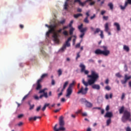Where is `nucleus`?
<instances>
[{"label":"nucleus","instance_id":"nucleus-1","mask_svg":"<svg viewBox=\"0 0 131 131\" xmlns=\"http://www.w3.org/2000/svg\"><path fill=\"white\" fill-rule=\"evenodd\" d=\"M87 77L90 78L88 80V82L85 81L84 78L82 79V83L83 84V85L85 86V89H83V87L82 86L81 89L77 92V94H82V95H86L88 94V91H89V88L88 86L89 85H92V89L94 90H100L101 87L100 85L95 84L96 81L98 80L99 78V74L97 73L95 71H91V74L88 75Z\"/></svg>","mask_w":131,"mask_h":131},{"label":"nucleus","instance_id":"nucleus-2","mask_svg":"<svg viewBox=\"0 0 131 131\" xmlns=\"http://www.w3.org/2000/svg\"><path fill=\"white\" fill-rule=\"evenodd\" d=\"M59 127L58 128H57V126H58V124H55L53 128L54 131L66 130V128L64 127V125H65V122L64 121V117H63V116H61L59 118Z\"/></svg>","mask_w":131,"mask_h":131},{"label":"nucleus","instance_id":"nucleus-3","mask_svg":"<svg viewBox=\"0 0 131 131\" xmlns=\"http://www.w3.org/2000/svg\"><path fill=\"white\" fill-rule=\"evenodd\" d=\"M45 26L46 27H48V28H50L49 31L46 33V36H49V35L50 33H52V34H54L53 37H54V39H57V33H56V31H55V28L57 27V25H53L51 26L48 25V24L45 25Z\"/></svg>","mask_w":131,"mask_h":131},{"label":"nucleus","instance_id":"nucleus-4","mask_svg":"<svg viewBox=\"0 0 131 131\" xmlns=\"http://www.w3.org/2000/svg\"><path fill=\"white\" fill-rule=\"evenodd\" d=\"M127 121H131V114L130 112L125 110H124L123 116L122 117V121L125 123Z\"/></svg>","mask_w":131,"mask_h":131},{"label":"nucleus","instance_id":"nucleus-5","mask_svg":"<svg viewBox=\"0 0 131 131\" xmlns=\"http://www.w3.org/2000/svg\"><path fill=\"white\" fill-rule=\"evenodd\" d=\"M71 39H72V37L71 36L68 38L65 43L63 44L62 48L59 50V52H61L62 53L63 52L65 51L67 47L69 48V47H70L71 44L69 41H71Z\"/></svg>","mask_w":131,"mask_h":131},{"label":"nucleus","instance_id":"nucleus-6","mask_svg":"<svg viewBox=\"0 0 131 131\" xmlns=\"http://www.w3.org/2000/svg\"><path fill=\"white\" fill-rule=\"evenodd\" d=\"M75 82L73 81L72 83L70 84L67 90V94L66 95L67 98H70V96H71L72 94V87L74 85Z\"/></svg>","mask_w":131,"mask_h":131},{"label":"nucleus","instance_id":"nucleus-7","mask_svg":"<svg viewBox=\"0 0 131 131\" xmlns=\"http://www.w3.org/2000/svg\"><path fill=\"white\" fill-rule=\"evenodd\" d=\"M95 54L96 55H103V56L107 57V56L110 55V51H103L100 49H97L95 50Z\"/></svg>","mask_w":131,"mask_h":131},{"label":"nucleus","instance_id":"nucleus-8","mask_svg":"<svg viewBox=\"0 0 131 131\" xmlns=\"http://www.w3.org/2000/svg\"><path fill=\"white\" fill-rule=\"evenodd\" d=\"M47 90H48V89L45 88L43 90H41L39 91V94H43V95H41L39 96V99H41L42 97H45V98H46V99H47V98H49V96H48V93L45 92H46V91H47Z\"/></svg>","mask_w":131,"mask_h":131},{"label":"nucleus","instance_id":"nucleus-9","mask_svg":"<svg viewBox=\"0 0 131 131\" xmlns=\"http://www.w3.org/2000/svg\"><path fill=\"white\" fill-rule=\"evenodd\" d=\"M80 68H81L80 72L81 73H84L85 75H88L89 73L88 70H85V66L83 64L81 63L79 65Z\"/></svg>","mask_w":131,"mask_h":131},{"label":"nucleus","instance_id":"nucleus-10","mask_svg":"<svg viewBox=\"0 0 131 131\" xmlns=\"http://www.w3.org/2000/svg\"><path fill=\"white\" fill-rule=\"evenodd\" d=\"M55 31L57 34V36H56V40H55V38L54 37V34H53V40L54 41H55V42H56V43H59V39L58 38V37H59V34L60 32H62V29H59V30H57L56 31V29H55Z\"/></svg>","mask_w":131,"mask_h":131},{"label":"nucleus","instance_id":"nucleus-11","mask_svg":"<svg viewBox=\"0 0 131 131\" xmlns=\"http://www.w3.org/2000/svg\"><path fill=\"white\" fill-rule=\"evenodd\" d=\"M89 2H92V0H86L84 2H81L80 0H75L74 3H78L79 5L81 6V7H84V5L86 4V3H89Z\"/></svg>","mask_w":131,"mask_h":131},{"label":"nucleus","instance_id":"nucleus-12","mask_svg":"<svg viewBox=\"0 0 131 131\" xmlns=\"http://www.w3.org/2000/svg\"><path fill=\"white\" fill-rule=\"evenodd\" d=\"M105 28V32H107L108 34V35H111V33L109 32V24L108 23H106L104 25Z\"/></svg>","mask_w":131,"mask_h":131},{"label":"nucleus","instance_id":"nucleus-13","mask_svg":"<svg viewBox=\"0 0 131 131\" xmlns=\"http://www.w3.org/2000/svg\"><path fill=\"white\" fill-rule=\"evenodd\" d=\"M72 3V0H66L64 5V10H67L68 5H70Z\"/></svg>","mask_w":131,"mask_h":131},{"label":"nucleus","instance_id":"nucleus-14","mask_svg":"<svg viewBox=\"0 0 131 131\" xmlns=\"http://www.w3.org/2000/svg\"><path fill=\"white\" fill-rule=\"evenodd\" d=\"M113 113H112L111 112H107L104 115V117H107L108 118H111V117H113Z\"/></svg>","mask_w":131,"mask_h":131},{"label":"nucleus","instance_id":"nucleus-15","mask_svg":"<svg viewBox=\"0 0 131 131\" xmlns=\"http://www.w3.org/2000/svg\"><path fill=\"white\" fill-rule=\"evenodd\" d=\"M40 118H41V117L40 116H35L34 117H30L29 118V120L30 121H31V120H34V121H35V120H36V119H40Z\"/></svg>","mask_w":131,"mask_h":131},{"label":"nucleus","instance_id":"nucleus-16","mask_svg":"<svg viewBox=\"0 0 131 131\" xmlns=\"http://www.w3.org/2000/svg\"><path fill=\"white\" fill-rule=\"evenodd\" d=\"M114 25L116 26L118 31H120V25L118 23H114Z\"/></svg>","mask_w":131,"mask_h":131},{"label":"nucleus","instance_id":"nucleus-17","mask_svg":"<svg viewBox=\"0 0 131 131\" xmlns=\"http://www.w3.org/2000/svg\"><path fill=\"white\" fill-rule=\"evenodd\" d=\"M85 103H86L85 105L86 107H88L89 108H92L93 107V104L92 103L85 100Z\"/></svg>","mask_w":131,"mask_h":131},{"label":"nucleus","instance_id":"nucleus-18","mask_svg":"<svg viewBox=\"0 0 131 131\" xmlns=\"http://www.w3.org/2000/svg\"><path fill=\"white\" fill-rule=\"evenodd\" d=\"M68 83H69V81H67L64 82V83L63 84V86L62 90V92H64V90H65V89H66V88L67 87V85H68Z\"/></svg>","mask_w":131,"mask_h":131},{"label":"nucleus","instance_id":"nucleus-19","mask_svg":"<svg viewBox=\"0 0 131 131\" xmlns=\"http://www.w3.org/2000/svg\"><path fill=\"white\" fill-rule=\"evenodd\" d=\"M120 114H122L124 112V106H121V107L119 110Z\"/></svg>","mask_w":131,"mask_h":131},{"label":"nucleus","instance_id":"nucleus-20","mask_svg":"<svg viewBox=\"0 0 131 131\" xmlns=\"http://www.w3.org/2000/svg\"><path fill=\"white\" fill-rule=\"evenodd\" d=\"M123 49L126 52H129V48L126 45H124Z\"/></svg>","mask_w":131,"mask_h":131},{"label":"nucleus","instance_id":"nucleus-21","mask_svg":"<svg viewBox=\"0 0 131 131\" xmlns=\"http://www.w3.org/2000/svg\"><path fill=\"white\" fill-rule=\"evenodd\" d=\"M131 76H127V74H125L124 76V79L126 80L127 81V80H129V79H130Z\"/></svg>","mask_w":131,"mask_h":131},{"label":"nucleus","instance_id":"nucleus-22","mask_svg":"<svg viewBox=\"0 0 131 131\" xmlns=\"http://www.w3.org/2000/svg\"><path fill=\"white\" fill-rule=\"evenodd\" d=\"M101 31H102V30H101V29H100V28H96V30L94 31V34H97V33H98V32H101Z\"/></svg>","mask_w":131,"mask_h":131},{"label":"nucleus","instance_id":"nucleus-23","mask_svg":"<svg viewBox=\"0 0 131 131\" xmlns=\"http://www.w3.org/2000/svg\"><path fill=\"white\" fill-rule=\"evenodd\" d=\"M86 30H88V28L85 27L84 28H82L81 30H80V32H81V33H84V32H85Z\"/></svg>","mask_w":131,"mask_h":131},{"label":"nucleus","instance_id":"nucleus-24","mask_svg":"<svg viewBox=\"0 0 131 131\" xmlns=\"http://www.w3.org/2000/svg\"><path fill=\"white\" fill-rule=\"evenodd\" d=\"M74 30H75V29H74V28H71L70 29V35H72V34H73V31H74Z\"/></svg>","mask_w":131,"mask_h":131},{"label":"nucleus","instance_id":"nucleus-25","mask_svg":"<svg viewBox=\"0 0 131 131\" xmlns=\"http://www.w3.org/2000/svg\"><path fill=\"white\" fill-rule=\"evenodd\" d=\"M110 123H111V118H109L106 121V126H109L110 125Z\"/></svg>","mask_w":131,"mask_h":131},{"label":"nucleus","instance_id":"nucleus-26","mask_svg":"<svg viewBox=\"0 0 131 131\" xmlns=\"http://www.w3.org/2000/svg\"><path fill=\"white\" fill-rule=\"evenodd\" d=\"M84 23H86V24H89L90 23V20H89V17H86L84 19Z\"/></svg>","mask_w":131,"mask_h":131},{"label":"nucleus","instance_id":"nucleus-27","mask_svg":"<svg viewBox=\"0 0 131 131\" xmlns=\"http://www.w3.org/2000/svg\"><path fill=\"white\" fill-rule=\"evenodd\" d=\"M62 70H61V69H59L58 71H57V73L58 74V76H61V75H62Z\"/></svg>","mask_w":131,"mask_h":131},{"label":"nucleus","instance_id":"nucleus-28","mask_svg":"<svg viewBox=\"0 0 131 131\" xmlns=\"http://www.w3.org/2000/svg\"><path fill=\"white\" fill-rule=\"evenodd\" d=\"M108 6L110 7L111 10H113V4L112 3H108Z\"/></svg>","mask_w":131,"mask_h":131},{"label":"nucleus","instance_id":"nucleus-29","mask_svg":"<svg viewBox=\"0 0 131 131\" xmlns=\"http://www.w3.org/2000/svg\"><path fill=\"white\" fill-rule=\"evenodd\" d=\"M80 16H82V14L78 13L77 14H75L74 17V18H78V17H80Z\"/></svg>","mask_w":131,"mask_h":131},{"label":"nucleus","instance_id":"nucleus-30","mask_svg":"<svg viewBox=\"0 0 131 131\" xmlns=\"http://www.w3.org/2000/svg\"><path fill=\"white\" fill-rule=\"evenodd\" d=\"M63 92L62 91V90H61V92L57 95V98L58 99H60V97L63 95Z\"/></svg>","mask_w":131,"mask_h":131},{"label":"nucleus","instance_id":"nucleus-31","mask_svg":"<svg viewBox=\"0 0 131 131\" xmlns=\"http://www.w3.org/2000/svg\"><path fill=\"white\" fill-rule=\"evenodd\" d=\"M40 89H41V85H40V84H37V91L40 90Z\"/></svg>","mask_w":131,"mask_h":131},{"label":"nucleus","instance_id":"nucleus-32","mask_svg":"<svg viewBox=\"0 0 131 131\" xmlns=\"http://www.w3.org/2000/svg\"><path fill=\"white\" fill-rule=\"evenodd\" d=\"M127 7V6L125 5V3L124 4V6H122V5L120 6V8H121V10H125V8Z\"/></svg>","mask_w":131,"mask_h":131},{"label":"nucleus","instance_id":"nucleus-33","mask_svg":"<svg viewBox=\"0 0 131 131\" xmlns=\"http://www.w3.org/2000/svg\"><path fill=\"white\" fill-rule=\"evenodd\" d=\"M79 58H80V52H78V53H77V56H76V61H77V60H78V59Z\"/></svg>","mask_w":131,"mask_h":131},{"label":"nucleus","instance_id":"nucleus-34","mask_svg":"<svg viewBox=\"0 0 131 131\" xmlns=\"http://www.w3.org/2000/svg\"><path fill=\"white\" fill-rule=\"evenodd\" d=\"M125 6H127V5H131V0H127L126 2H125Z\"/></svg>","mask_w":131,"mask_h":131},{"label":"nucleus","instance_id":"nucleus-35","mask_svg":"<svg viewBox=\"0 0 131 131\" xmlns=\"http://www.w3.org/2000/svg\"><path fill=\"white\" fill-rule=\"evenodd\" d=\"M100 36L101 38H104V34H103V31H100Z\"/></svg>","mask_w":131,"mask_h":131},{"label":"nucleus","instance_id":"nucleus-36","mask_svg":"<svg viewBox=\"0 0 131 131\" xmlns=\"http://www.w3.org/2000/svg\"><path fill=\"white\" fill-rule=\"evenodd\" d=\"M24 123L23 122H19L18 123H17L16 125H17L18 126H22Z\"/></svg>","mask_w":131,"mask_h":131},{"label":"nucleus","instance_id":"nucleus-37","mask_svg":"<svg viewBox=\"0 0 131 131\" xmlns=\"http://www.w3.org/2000/svg\"><path fill=\"white\" fill-rule=\"evenodd\" d=\"M46 76H48V74H43L41 75V79H43V78H45V77H46Z\"/></svg>","mask_w":131,"mask_h":131},{"label":"nucleus","instance_id":"nucleus-38","mask_svg":"<svg viewBox=\"0 0 131 131\" xmlns=\"http://www.w3.org/2000/svg\"><path fill=\"white\" fill-rule=\"evenodd\" d=\"M116 76H117V77H119V78H120V77H122V76H121V75H120V74L119 73H116Z\"/></svg>","mask_w":131,"mask_h":131},{"label":"nucleus","instance_id":"nucleus-39","mask_svg":"<svg viewBox=\"0 0 131 131\" xmlns=\"http://www.w3.org/2000/svg\"><path fill=\"white\" fill-rule=\"evenodd\" d=\"M82 26H83V25L81 24L80 26L78 27V28L79 30H80V31L82 29Z\"/></svg>","mask_w":131,"mask_h":131},{"label":"nucleus","instance_id":"nucleus-40","mask_svg":"<svg viewBox=\"0 0 131 131\" xmlns=\"http://www.w3.org/2000/svg\"><path fill=\"white\" fill-rule=\"evenodd\" d=\"M102 48H103L104 51H102V52H106V51H109L107 50V48L106 46H103Z\"/></svg>","mask_w":131,"mask_h":131},{"label":"nucleus","instance_id":"nucleus-41","mask_svg":"<svg viewBox=\"0 0 131 131\" xmlns=\"http://www.w3.org/2000/svg\"><path fill=\"white\" fill-rule=\"evenodd\" d=\"M121 83H122V84H125V83H126V82H127V81L125 79H124V80H121Z\"/></svg>","mask_w":131,"mask_h":131},{"label":"nucleus","instance_id":"nucleus-42","mask_svg":"<svg viewBox=\"0 0 131 131\" xmlns=\"http://www.w3.org/2000/svg\"><path fill=\"white\" fill-rule=\"evenodd\" d=\"M124 98H125V94L122 93V96L121 97V100H123V99H124Z\"/></svg>","mask_w":131,"mask_h":131},{"label":"nucleus","instance_id":"nucleus-43","mask_svg":"<svg viewBox=\"0 0 131 131\" xmlns=\"http://www.w3.org/2000/svg\"><path fill=\"white\" fill-rule=\"evenodd\" d=\"M29 93L27 94V95H26V96H25L24 97V98H23V100H22V101H24V100H25L26 99V98H27V97H28V96H29Z\"/></svg>","mask_w":131,"mask_h":131},{"label":"nucleus","instance_id":"nucleus-44","mask_svg":"<svg viewBox=\"0 0 131 131\" xmlns=\"http://www.w3.org/2000/svg\"><path fill=\"white\" fill-rule=\"evenodd\" d=\"M41 108V105H39V106H38L36 108L37 112H38V111H39V110H40Z\"/></svg>","mask_w":131,"mask_h":131},{"label":"nucleus","instance_id":"nucleus-45","mask_svg":"<svg viewBox=\"0 0 131 131\" xmlns=\"http://www.w3.org/2000/svg\"><path fill=\"white\" fill-rule=\"evenodd\" d=\"M84 33H82L79 36L80 38H83V36H84Z\"/></svg>","mask_w":131,"mask_h":131},{"label":"nucleus","instance_id":"nucleus-46","mask_svg":"<svg viewBox=\"0 0 131 131\" xmlns=\"http://www.w3.org/2000/svg\"><path fill=\"white\" fill-rule=\"evenodd\" d=\"M88 61H89V63H94L95 62V60H94V59H89Z\"/></svg>","mask_w":131,"mask_h":131},{"label":"nucleus","instance_id":"nucleus-47","mask_svg":"<svg viewBox=\"0 0 131 131\" xmlns=\"http://www.w3.org/2000/svg\"><path fill=\"white\" fill-rule=\"evenodd\" d=\"M24 116V115L23 114H21L20 115H19L17 117L18 118H22V117H23Z\"/></svg>","mask_w":131,"mask_h":131},{"label":"nucleus","instance_id":"nucleus-48","mask_svg":"<svg viewBox=\"0 0 131 131\" xmlns=\"http://www.w3.org/2000/svg\"><path fill=\"white\" fill-rule=\"evenodd\" d=\"M90 11H88L86 12L85 15L87 16L86 17H88V18H89V17H90Z\"/></svg>","mask_w":131,"mask_h":131},{"label":"nucleus","instance_id":"nucleus-49","mask_svg":"<svg viewBox=\"0 0 131 131\" xmlns=\"http://www.w3.org/2000/svg\"><path fill=\"white\" fill-rule=\"evenodd\" d=\"M105 90H106L107 91H110V90H111V88H110V86H106L105 87Z\"/></svg>","mask_w":131,"mask_h":131},{"label":"nucleus","instance_id":"nucleus-50","mask_svg":"<svg viewBox=\"0 0 131 131\" xmlns=\"http://www.w3.org/2000/svg\"><path fill=\"white\" fill-rule=\"evenodd\" d=\"M108 18H109V17L108 16H103V18L104 19V20H108Z\"/></svg>","mask_w":131,"mask_h":131},{"label":"nucleus","instance_id":"nucleus-51","mask_svg":"<svg viewBox=\"0 0 131 131\" xmlns=\"http://www.w3.org/2000/svg\"><path fill=\"white\" fill-rule=\"evenodd\" d=\"M105 98L106 100L109 99V95L108 94H105Z\"/></svg>","mask_w":131,"mask_h":131},{"label":"nucleus","instance_id":"nucleus-52","mask_svg":"<svg viewBox=\"0 0 131 131\" xmlns=\"http://www.w3.org/2000/svg\"><path fill=\"white\" fill-rule=\"evenodd\" d=\"M34 98L35 100H39V97H38V96H37V95H35L34 96Z\"/></svg>","mask_w":131,"mask_h":131},{"label":"nucleus","instance_id":"nucleus-53","mask_svg":"<svg viewBox=\"0 0 131 131\" xmlns=\"http://www.w3.org/2000/svg\"><path fill=\"white\" fill-rule=\"evenodd\" d=\"M41 80H42L41 78L38 79L37 80V84H40V83L41 82Z\"/></svg>","mask_w":131,"mask_h":131},{"label":"nucleus","instance_id":"nucleus-54","mask_svg":"<svg viewBox=\"0 0 131 131\" xmlns=\"http://www.w3.org/2000/svg\"><path fill=\"white\" fill-rule=\"evenodd\" d=\"M33 108H34V104L33 105H30V110H32V109H33Z\"/></svg>","mask_w":131,"mask_h":131},{"label":"nucleus","instance_id":"nucleus-55","mask_svg":"<svg viewBox=\"0 0 131 131\" xmlns=\"http://www.w3.org/2000/svg\"><path fill=\"white\" fill-rule=\"evenodd\" d=\"M72 24H73V20L71 21L70 23L69 24V27H71V26H72Z\"/></svg>","mask_w":131,"mask_h":131},{"label":"nucleus","instance_id":"nucleus-56","mask_svg":"<svg viewBox=\"0 0 131 131\" xmlns=\"http://www.w3.org/2000/svg\"><path fill=\"white\" fill-rule=\"evenodd\" d=\"M65 19H63L62 20H61L59 23L60 24H64V23H65Z\"/></svg>","mask_w":131,"mask_h":131},{"label":"nucleus","instance_id":"nucleus-57","mask_svg":"<svg viewBox=\"0 0 131 131\" xmlns=\"http://www.w3.org/2000/svg\"><path fill=\"white\" fill-rule=\"evenodd\" d=\"M63 34H64V35H68V32L66 31H64L63 32Z\"/></svg>","mask_w":131,"mask_h":131},{"label":"nucleus","instance_id":"nucleus-58","mask_svg":"<svg viewBox=\"0 0 131 131\" xmlns=\"http://www.w3.org/2000/svg\"><path fill=\"white\" fill-rule=\"evenodd\" d=\"M106 13V11H105V10H102V11H101V15H104L105 13Z\"/></svg>","mask_w":131,"mask_h":131},{"label":"nucleus","instance_id":"nucleus-59","mask_svg":"<svg viewBox=\"0 0 131 131\" xmlns=\"http://www.w3.org/2000/svg\"><path fill=\"white\" fill-rule=\"evenodd\" d=\"M94 18H96V14H94L93 16H91L90 19L91 20H93V19H94Z\"/></svg>","mask_w":131,"mask_h":131},{"label":"nucleus","instance_id":"nucleus-60","mask_svg":"<svg viewBox=\"0 0 131 131\" xmlns=\"http://www.w3.org/2000/svg\"><path fill=\"white\" fill-rule=\"evenodd\" d=\"M51 83L52 85H55V80L54 79H52Z\"/></svg>","mask_w":131,"mask_h":131},{"label":"nucleus","instance_id":"nucleus-61","mask_svg":"<svg viewBox=\"0 0 131 131\" xmlns=\"http://www.w3.org/2000/svg\"><path fill=\"white\" fill-rule=\"evenodd\" d=\"M125 71H127V66L126 64L124 65Z\"/></svg>","mask_w":131,"mask_h":131},{"label":"nucleus","instance_id":"nucleus-62","mask_svg":"<svg viewBox=\"0 0 131 131\" xmlns=\"http://www.w3.org/2000/svg\"><path fill=\"white\" fill-rule=\"evenodd\" d=\"M109 109H110L109 105H107L106 108H105L106 111H109Z\"/></svg>","mask_w":131,"mask_h":131},{"label":"nucleus","instance_id":"nucleus-63","mask_svg":"<svg viewBox=\"0 0 131 131\" xmlns=\"http://www.w3.org/2000/svg\"><path fill=\"white\" fill-rule=\"evenodd\" d=\"M126 131H131V129H130V127H127L126 129Z\"/></svg>","mask_w":131,"mask_h":131},{"label":"nucleus","instance_id":"nucleus-64","mask_svg":"<svg viewBox=\"0 0 131 131\" xmlns=\"http://www.w3.org/2000/svg\"><path fill=\"white\" fill-rule=\"evenodd\" d=\"M80 47V43H79L76 45V48H79Z\"/></svg>","mask_w":131,"mask_h":131}]
</instances>
